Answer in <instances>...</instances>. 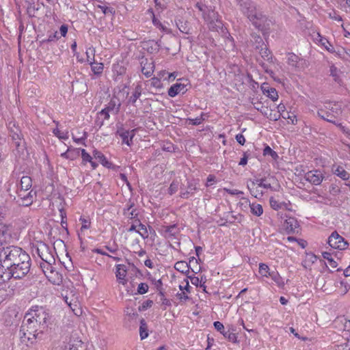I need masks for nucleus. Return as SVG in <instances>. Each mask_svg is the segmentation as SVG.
I'll use <instances>...</instances> for the list:
<instances>
[{
  "instance_id": "nucleus-36",
  "label": "nucleus",
  "mask_w": 350,
  "mask_h": 350,
  "mask_svg": "<svg viewBox=\"0 0 350 350\" xmlns=\"http://www.w3.org/2000/svg\"><path fill=\"white\" fill-rule=\"evenodd\" d=\"M90 64L94 75H100L102 74L104 69V65L103 63H98L94 61L90 62Z\"/></svg>"
},
{
  "instance_id": "nucleus-53",
  "label": "nucleus",
  "mask_w": 350,
  "mask_h": 350,
  "mask_svg": "<svg viewBox=\"0 0 350 350\" xmlns=\"http://www.w3.org/2000/svg\"><path fill=\"white\" fill-rule=\"evenodd\" d=\"M153 305V301L150 299H148L145 301H144L141 306H139L138 310L139 311H144L149 308H151Z\"/></svg>"
},
{
  "instance_id": "nucleus-29",
  "label": "nucleus",
  "mask_w": 350,
  "mask_h": 350,
  "mask_svg": "<svg viewBox=\"0 0 350 350\" xmlns=\"http://www.w3.org/2000/svg\"><path fill=\"white\" fill-rule=\"evenodd\" d=\"M197 190L196 185L193 182H189L187 191H181L180 197L184 199H188L190 196H193Z\"/></svg>"
},
{
  "instance_id": "nucleus-25",
  "label": "nucleus",
  "mask_w": 350,
  "mask_h": 350,
  "mask_svg": "<svg viewBox=\"0 0 350 350\" xmlns=\"http://www.w3.org/2000/svg\"><path fill=\"white\" fill-rule=\"evenodd\" d=\"M94 157L97 159L104 167L107 168H111L113 164L109 162L105 156L100 151L94 150L93 151Z\"/></svg>"
},
{
  "instance_id": "nucleus-19",
  "label": "nucleus",
  "mask_w": 350,
  "mask_h": 350,
  "mask_svg": "<svg viewBox=\"0 0 350 350\" xmlns=\"http://www.w3.org/2000/svg\"><path fill=\"white\" fill-rule=\"evenodd\" d=\"M260 89L263 94L271 98L273 101H276L278 99V92L274 88H271L267 83H263Z\"/></svg>"
},
{
  "instance_id": "nucleus-37",
  "label": "nucleus",
  "mask_w": 350,
  "mask_h": 350,
  "mask_svg": "<svg viewBox=\"0 0 350 350\" xmlns=\"http://www.w3.org/2000/svg\"><path fill=\"white\" fill-rule=\"evenodd\" d=\"M126 319L128 321L135 320L138 317L137 312L133 308L127 307L125 310Z\"/></svg>"
},
{
  "instance_id": "nucleus-48",
  "label": "nucleus",
  "mask_w": 350,
  "mask_h": 350,
  "mask_svg": "<svg viewBox=\"0 0 350 350\" xmlns=\"http://www.w3.org/2000/svg\"><path fill=\"white\" fill-rule=\"evenodd\" d=\"M61 36H60L59 33H58V31H55V32L51 33L49 35L48 38L46 40H43V42H55V41L57 40Z\"/></svg>"
},
{
  "instance_id": "nucleus-7",
  "label": "nucleus",
  "mask_w": 350,
  "mask_h": 350,
  "mask_svg": "<svg viewBox=\"0 0 350 350\" xmlns=\"http://www.w3.org/2000/svg\"><path fill=\"white\" fill-rule=\"evenodd\" d=\"M242 11L245 15L247 16V18L252 21H265L266 17L262 13L257 10L255 4L250 0H246L240 3Z\"/></svg>"
},
{
  "instance_id": "nucleus-52",
  "label": "nucleus",
  "mask_w": 350,
  "mask_h": 350,
  "mask_svg": "<svg viewBox=\"0 0 350 350\" xmlns=\"http://www.w3.org/2000/svg\"><path fill=\"white\" fill-rule=\"evenodd\" d=\"M158 295L160 296V301L161 302L162 305H165L166 306H171V301L165 298L164 292L163 291L160 290V292H159Z\"/></svg>"
},
{
  "instance_id": "nucleus-40",
  "label": "nucleus",
  "mask_w": 350,
  "mask_h": 350,
  "mask_svg": "<svg viewBox=\"0 0 350 350\" xmlns=\"http://www.w3.org/2000/svg\"><path fill=\"white\" fill-rule=\"evenodd\" d=\"M47 245L40 242L36 246H33L32 251L33 254H36L40 258L44 252H46Z\"/></svg>"
},
{
  "instance_id": "nucleus-61",
  "label": "nucleus",
  "mask_w": 350,
  "mask_h": 350,
  "mask_svg": "<svg viewBox=\"0 0 350 350\" xmlns=\"http://www.w3.org/2000/svg\"><path fill=\"white\" fill-rule=\"evenodd\" d=\"M148 44H150V47L148 49V51L150 53H154V51H157L159 50L158 45L156 42H151L148 43Z\"/></svg>"
},
{
  "instance_id": "nucleus-10",
  "label": "nucleus",
  "mask_w": 350,
  "mask_h": 350,
  "mask_svg": "<svg viewBox=\"0 0 350 350\" xmlns=\"http://www.w3.org/2000/svg\"><path fill=\"white\" fill-rule=\"evenodd\" d=\"M213 325L215 329L219 332L229 341L234 343L237 342V336L234 333V330L233 329L229 328L226 331L223 323L219 321H215Z\"/></svg>"
},
{
  "instance_id": "nucleus-4",
  "label": "nucleus",
  "mask_w": 350,
  "mask_h": 350,
  "mask_svg": "<svg viewBox=\"0 0 350 350\" xmlns=\"http://www.w3.org/2000/svg\"><path fill=\"white\" fill-rule=\"evenodd\" d=\"M24 252V250L16 245H8L0 248V267L8 269L12 261L15 262L14 260Z\"/></svg>"
},
{
  "instance_id": "nucleus-45",
  "label": "nucleus",
  "mask_w": 350,
  "mask_h": 350,
  "mask_svg": "<svg viewBox=\"0 0 350 350\" xmlns=\"http://www.w3.org/2000/svg\"><path fill=\"white\" fill-rule=\"evenodd\" d=\"M322 256L324 259H326L327 260L328 264L332 268H336L338 266L337 262L334 260V259L332 256V254L329 252H322Z\"/></svg>"
},
{
  "instance_id": "nucleus-22",
  "label": "nucleus",
  "mask_w": 350,
  "mask_h": 350,
  "mask_svg": "<svg viewBox=\"0 0 350 350\" xmlns=\"http://www.w3.org/2000/svg\"><path fill=\"white\" fill-rule=\"evenodd\" d=\"M141 65L142 72L143 75H144L146 77H151L154 70V62H149L147 59H146L145 60L142 61Z\"/></svg>"
},
{
  "instance_id": "nucleus-27",
  "label": "nucleus",
  "mask_w": 350,
  "mask_h": 350,
  "mask_svg": "<svg viewBox=\"0 0 350 350\" xmlns=\"http://www.w3.org/2000/svg\"><path fill=\"white\" fill-rule=\"evenodd\" d=\"M79 148H68V150L62 153L60 156L64 159H69V160H75L79 156Z\"/></svg>"
},
{
  "instance_id": "nucleus-26",
  "label": "nucleus",
  "mask_w": 350,
  "mask_h": 350,
  "mask_svg": "<svg viewBox=\"0 0 350 350\" xmlns=\"http://www.w3.org/2000/svg\"><path fill=\"white\" fill-rule=\"evenodd\" d=\"M332 171L335 175L344 180H347L350 178V174L340 165H333Z\"/></svg>"
},
{
  "instance_id": "nucleus-57",
  "label": "nucleus",
  "mask_w": 350,
  "mask_h": 350,
  "mask_svg": "<svg viewBox=\"0 0 350 350\" xmlns=\"http://www.w3.org/2000/svg\"><path fill=\"white\" fill-rule=\"evenodd\" d=\"M79 221L82 224L81 228V231L88 229L90 227V221L88 219L81 217Z\"/></svg>"
},
{
  "instance_id": "nucleus-51",
  "label": "nucleus",
  "mask_w": 350,
  "mask_h": 350,
  "mask_svg": "<svg viewBox=\"0 0 350 350\" xmlns=\"http://www.w3.org/2000/svg\"><path fill=\"white\" fill-rule=\"evenodd\" d=\"M148 288L149 286L146 283H140L137 287V293L139 295L145 294L148 292Z\"/></svg>"
},
{
  "instance_id": "nucleus-43",
  "label": "nucleus",
  "mask_w": 350,
  "mask_h": 350,
  "mask_svg": "<svg viewBox=\"0 0 350 350\" xmlns=\"http://www.w3.org/2000/svg\"><path fill=\"white\" fill-rule=\"evenodd\" d=\"M329 72L330 75L334 78V80L340 83L341 79L340 78V70L334 65H331L329 66Z\"/></svg>"
},
{
  "instance_id": "nucleus-9",
  "label": "nucleus",
  "mask_w": 350,
  "mask_h": 350,
  "mask_svg": "<svg viewBox=\"0 0 350 350\" xmlns=\"http://www.w3.org/2000/svg\"><path fill=\"white\" fill-rule=\"evenodd\" d=\"M329 245L337 250H345L348 246V243L336 231H334L328 238Z\"/></svg>"
},
{
  "instance_id": "nucleus-39",
  "label": "nucleus",
  "mask_w": 350,
  "mask_h": 350,
  "mask_svg": "<svg viewBox=\"0 0 350 350\" xmlns=\"http://www.w3.org/2000/svg\"><path fill=\"white\" fill-rule=\"evenodd\" d=\"M251 213L256 216H260L263 213L262 205L257 203H252L250 204Z\"/></svg>"
},
{
  "instance_id": "nucleus-5",
  "label": "nucleus",
  "mask_w": 350,
  "mask_h": 350,
  "mask_svg": "<svg viewBox=\"0 0 350 350\" xmlns=\"http://www.w3.org/2000/svg\"><path fill=\"white\" fill-rule=\"evenodd\" d=\"M9 136L11 137L15 150L18 153H23L26 149V143L23 138L21 129L14 121H10L8 124Z\"/></svg>"
},
{
  "instance_id": "nucleus-34",
  "label": "nucleus",
  "mask_w": 350,
  "mask_h": 350,
  "mask_svg": "<svg viewBox=\"0 0 350 350\" xmlns=\"http://www.w3.org/2000/svg\"><path fill=\"white\" fill-rule=\"evenodd\" d=\"M139 336L142 340H144L148 336V325L144 319H140Z\"/></svg>"
},
{
  "instance_id": "nucleus-11",
  "label": "nucleus",
  "mask_w": 350,
  "mask_h": 350,
  "mask_svg": "<svg viewBox=\"0 0 350 350\" xmlns=\"http://www.w3.org/2000/svg\"><path fill=\"white\" fill-rule=\"evenodd\" d=\"M287 63L297 70H301L305 68L306 61L293 53L287 54Z\"/></svg>"
},
{
  "instance_id": "nucleus-13",
  "label": "nucleus",
  "mask_w": 350,
  "mask_h": 350,
  "mask_svg": "<svg viewBox=\"0 0 350 350\" xmlns=\"http://www.w3.org/2000/svg\"><path fill=\"white\" fill-rule=\"evenodd\" d=\"M116 135H118L122 138V144L131 146L133 144V139L135 135V129L128 131L120 128L118 129Z\"/></svg>"
},
{
  "instance_id": "nucleus-31",
  "label": "nucleus",
  "mask_w": 350,
  "mask_h": 350,
  "mask_svg": "<svg viewBox=\"0 0 350 350\" xmlns=\"http://www.w3.org/2000/svg\"><path fill=\"white\" fill-rule=\"evenodd\" d=\"M269 204L271 207L274 210H279V209H289L288 206V204L284 202H279L275 198L271 197L269 199Z\"/></svg>"
},
{
  "instance_id": "nucleus-38",
  "label": "nucleus",
  "mask_w": 350,
  "mask_h": 350,
  "mask_svg": "<svg viewBox=\"0 0 350 350\" xmlns=\"http://www.w3.org/2000/svg\"><path fill=\"white\" fill-rule=\"evenodd\" d=\"M269 277L279 287H283L284 286V282L278 271H272Z\"/></svg>"
},
{
  "instance_id": "nucleus-41",
  "label": "nucleus",
  "mask_w": 350,
  "mask_h": 350,
  "mask_svg": "<svg viewBox=\"0 0 350 350\" xmlns=\"http://www.w3.org/2000/svg\"><path fill=\"white\" fill-rule=\"evenodd\" d=\"M269 266L265 263L259 264V273L262 277L269 278L271 273Z\"/></svg>"
},
{
  "instance_id": "nucleus-17",
  "label": "nucleus",
  "mask_w": 350,
  "mask_h": 350,
  "mask_svg": "<svg viewBox=\"0 0 350 350\" xmlns=\"http://www.w3.org/2000/svg\"><path fill=\"white\" fill-rule=\"evenodd\" d=\"M196 8L202 12L203 18L206 22H214L215 13L213 10H208L206 5L200 3H196Z\"/></svg>"
},
{
  "instance_id": "nucleus-15",
  "label": "nucleus",
  "mask_w": 350,
  "mask_h": 350,
  "mask_svg": "<svg viewBox=\"0 0 350 350\" xmlns=\"http://www.w3.org/2000/svg\"><path fill=\"white\" fill-rule=\"evenodd\" d=\"M312 36L314 41L319 42L327 51L332 53H335L334 46L325 38L323 37L319 31H313Z\"/></svg>"
},
{
  "instance_id": "nucleus-1",
  "label": "nucleus",
  "mask_w": 350,
  "mask_h": 350,
  "mask_svg": "<svg viewBox=\"0 0 350 350\" xmlns=\"http://www.w3.org/2000/svg\"><path fill=\"white\" fill-rule=\"evenodd\" d=\"M14 260L15 262L12 261L11 265H9L8 269L0 267V284L9 281L12 278L22 279L29 272L31 258L25 251Z\"/></svg>"
},
{
  "instance_id": "nucleus-18",
  "label": "nucleus",
  "mask_w": 350,
  "mask_h": 350,
  "mask_svg": "<svg viewBox=\"0 0 350 350\" xmlns=\"http://www.w3.org/2000/svg\"><path fill=\"white\" fill-rule=\"evenodd\" d=\"M134 202L129 201L123 208V215L130 219H138L139 212L137 208H134Z\"/></svg>"
},
{
  "instance_id": "nucleus-59",
  "label": "nucleus",
  "mask_w": 350,
  "mask_h": 350,
  "mask_svg": "<svg viewBox=\"0 0 350 350\" xmlns=\"http://www.w3.org/2000/svg\"><path fill=\"white\" fill-rule=\"evenodd\" d=\"M146 15L148 16V19H152V22H159V21L156 18L152 9H149L147 10Z\"/></svg>"
},
{
  "instance_id": "nucleus-24",
  "label": "nucleus",
  "mask_w": 350,
  "mask_h": 350,
  "mask_svg": "<svg viewBox=\"0 0 350 350\" xmlns=\"http://www.w3.org/2000/svg\"><path fill=\"white\" fill-rule=\"evenodd\" d=\"M126 269L124 265H117L116 266V276L119 283L124 285L127 280H126Z\"/></svg>"
},
{
  "instance_id": "nucleus-64",
  "label": "nucleus",
  "mask_w": 350,
  "mask_h": 350,
  "mask_svg": "<svg viewBox=\"0 0 350 350\" xmlns=\"http://www.w3.org/2000/svg\"><path fill=\"white\" fill-rule=\"evenodd\" d=\"M235 138H236L237 142L239 144H241V145H244V144L245 143V137H244L242 134H241V133L237 134V135H236V137H235Z\"/></svg>"
},
{
  "instance_id": "nucleus-12",
  "label": "nucleus",
  "mask_w": 350,
  "mask_h": 350,
  "mask_svg": "<svg viewBox=\"0 0 350 350\" xmlns=\"http://www.w3.org/2000/svg\"><path fill=\"white\" fill-rule=\"evenodd\" d=\"M256 42H258V45L256 46V49L259 50L261 57L265 61L273 63V55L269 49L265 45L262 39L260 37H258Z\"/></svg>"
},
{
  "instance_id": "nucleus-21",
  "label": "nucleus",
  "mask_w": 350,
  "mask_h": 350,
  "mask_svg": "<svg viewBox=\"0 0 350 350\" xmlns=\"http://www.w3.org/2000/svg\"><path fill=\"white\" fill-rule=\"evenodd\" d=\"M297 219L293 217H286L283 226L288 234L293 233L298 227Z\"/></svg>"
},
{
  "instance_id": "nucleus-3",
  "label": "nucleus",
  "mask_w": 350,
  "mask_h": 350,
  "mask_svg": "<svg viewBox=\"0 0 350 350\" xmlns=\"http://www.w3.org/2000/svg\"><path fill=\"white\" fill-rule=\"evenodd\" d=\"M340 105L336 103H328L325 105V109H319L317 115L323 120L331 122L340 129H343L341 123L338 122L336 119L341 113Z\"/></svg>"
},
{
  "instance_id": "nucleus-32",
  "label": "nucleus",
  "mask_w": 350,
  "mask_h": 350,
  "mask_svg": "<svg viewBox=\"0 0 350 350\" xmlns=\"http://www.w3.org/2000/svg\"><path fill=\"white\" fill-rule=\"evenodd\" d=\"M40 258L44 261L43 263H48L49 265H53L55 262V259L53 255L49 251V247L47 245L46 252H44L40 256Z\"/></svg>"
},
{
  "instance_id": "nucleus-55",
  "label": "nucleus",
  "mask_w": 350,
  "mask_h": 350,
  "mask_svg": "<svg viewBox=\"0 0 350 350\" xmlns=\"http://www.w3.org/2000/svg\"><path fill=\"white\" fill-rule=\"evenodd\" d=\"M81 152V158L83 162H92V157L85 149H80Z\"/></svg>"
},
{
  "instance_id": "nucleus-54",
  "label": "nucleus",
  "mask_w": 350,
  "mask_h": 350,
  "mask_svg": "<svg viewBox=\"0 0 350 350\" xmlns=\"http://www.w3.org/2000/svg\"><path fill=\"white\" fill-rule=\"evenodd\" d=\"M40 267L42 269L43 272L46 276H48L46 275L48 271H49L51 273H53V267H52V265H49L48 263H41Z\"/></svg>"
},
{
  "instance_id": "nucleus-63",
  "label": "nucleus",
  "mask_w": 350,
  "mask_h": 350,
  "mask_svg": "<svg viewBox=\"0 0 350 350\" xmlns=\"http://www.w3.org/2000/svg\"><path fill=\"white\" fill-rule=\"evenodd\" d=\"M175 24L181 32L185 33H189V31L186 27V23H175Z\"/></svg>"
},
{
  "instance_id": "nucleus-8",
  "label": "nucleus",
  "mask_w": 350,
  "mask_h": 350,
  "mask_svg": "<svg viewBox=\"0 0 350 350\" xmlns=\"http://www.w3.org/2000/svg\"><path fill=\"white\" fill-rule=\"evenodd\" d=\"M16 193L17 198H15L14 199L20 205L24 206L31 205L36 197V192H33V190H30L29 191L23 190V191H22V189L17 188Z\"/></svg>"
},
{
  "instance_id": "nucleus-47",
  "label": "nucleus",
  "mask_w": 350,
  "mask_h": 350,
  "mask_svg": "<svg viewBox=\"0 0 350 350\" xmlns=\"http://www.w3.org/2000/svg\"><path fill=\"white\" fill-rule=\"evenodd\" d=\"M179 187V182L177 180H174L172 183L170 185V187L168 188V193L172 196L174 193H175Z\"/></svg>"
},
{
  "instance_id": "nucleus-30",
  "label": "nucleus",
  "mask_w": 350,
  "mask_h": 350,
  "mask_svg": "<svg viewBox=\"0 0 350 350\" xmlns=\"http://www.w3.org/2000/svg\"><path fill=\"white\" fill-rule=\"evenodd\" d=\"M10 237V231L8 226L0 224V245H3Z\"/></svg>"
},
{
  "instance_id": "nucleus-16",
  "label": "nucleus",
  "mask_w": 350,
  "mask_h": 350,
  "mask_svg": "<svg viewBox=\"0 0 350 350\" xmlns=\"http://www.w3.org/2000/svg\"><path fill=\"white\" fill-rule=\"evenodd\" d=\"M163 236L166 239H172L179 234L180 230L176 224L163 226L161 229Z\"/></svg>"
},
{
  "instance_id": "nucleus-44",
  "label": "nucleus",
  "mask_w": 350,
  "mask_h": 350,
  "mask_svg": "<svg viewBox=\"0 0 350 350\" xmlns=\"http://www.w3.org/2000/svg\"><path fill=\"white\" fill-rule=\"evenodd\" d=\"M141 94H142L141 87H139V86L136 87L134 92L129 98V103H130L133 105H135L137 100L140 97Z\"/></svg>"
},
{
  "instance_id": "nucleus-6",
  "label": "nucleus",
  "mask_w": 350,
  "mask_h": 350,
  "mask_svg": "<svg viewBox=\"0 0 350 350\" xmlns=\"http://www.w3.org/2000/svg\"><path fill=\"white\" fill-rule=\"evenodd\" d=\"M28 317L34 320L42 330H45L51 321V317L49 312L42 307L33 306L27 312Z\"/></svg>"
},
{
  "instance_id": "nucleus-42",
  "label": "nucleus",
  "mask_w": 350,
  "mask_h": 350,
  "mask_svg": "<svg viewBox=\"0 0 350 350\" xmlns=\"http://www.w3.org/2000/svg\"><path fill=\"white\" fill-rule=\"evenodd\" d=\"M247 188L252 196L256 198H260L263 196V191L259 189V187L250 186L247 185Z\"/></svg>"
},
{
  "instance_id": "nucleus-33",
  "label": "nucleus",
  "mask_w": 350,
  "mask_h": 350,
  "mask_svg": "<svg viewBox=\"0 0 350 350\" xmlns=\"http://www.w3.org/2000/svg\"><path fill=\"white\" fill-rule=\"evenodd\" d=\"M190 265L185 261H178L175 263L174 269L183 273L188 274L189 272Z\"/></svg>"
},
{
  "instance_id": "nucleus-35",
  "label": "nucleus",
  "mask_w": 350,
  "mask_h": 350,
  "mask_svg": "<svg viewBox=\"0 0 350 350\" xmlns=\"http://www.w3.org/2000/svg\"><path fill=\"white\" fill-rule=\"evenodd\" d=\"M135 223L137 224V226L140 230L137 231V233L144 239H146L148 237V230L144 224H143L139 219L135 220Z\"/></svg>"
},
{
  "instance_id": "nucleus-62",
  "label": "nucleus",
  "mask_w": 350,
  "mask_h": 350,
  "mask_svg": "<svg viewBox=\"0 0 350 350\" xmlns=\"http://www.w3.org/2000/svg\"><path fill=\"white\" fill-rule=\"evenodd\" d=\"M176 297L180 300V301H187L189 299L188 295L186 294L185 292L182 291L180 293H178L176 294Z\"/></svg>"
},
{
  "instance_id": "nucleus-60",
  "label": "nucleus",
  "mask_w": 350,
  "mask_h": 350,
  "mask_svg": "<svg viewBox=\"0 0 350 350\" xmlns=\"http://www.w3.org/2000/svg\"><path fill=\"white\" fill-rule=\"evenodd\" d=\"M338 350H350V341L347 340L338 345Z\"/></svg>"
},
{
  "instance_id": "nucleus-50",
  "label": "nucleus",
  "mask_w": 350,
  "mask_h": 350,
  "mask_svg": "<svg viewBox=\"0 0 350 350\" xmlns=\"http://www.w3.org/2000/svg\"><path fill=\"white\" fill-rule=\"evenodd\" d=\"M86 56H87V60L90 63L92 60L94 59V55H95V49L92 46L89 47L86 52Z\"/></svg>"
},
{
  "instance_id": "nucleus-56",
  "label": "nucleus",
  "mask_w": 350,
  "mask_h": 350,
  "mask_svg": "<svg viewBox=\"0 0 350 350\" xmlns=\"http://www.w3.org/2000/svg\"><path fill=\"white\" fill-rule=\"evenodd\" d=\"M204 116V113H202L201 114V117L200 118H194V119H191V118H189L188 119V121L189 122L190 124H191L192 125H195V126H197V125H199L200 124L202 121L204 120V118H202V116Z\"/></svg>"
},
{
  "instance_id": "nucleus-49",
  "label": "nucleus",
  "mask_w": 350,
  "mask_h": 350,
  "mask_svg": "<svg viewBox=\"0 0 350 350\" xmlns=\"http://www.w3.org/2000/svg\"><path fill=\"white\" fill-rule=\"evenodd\" d=\"M190 280L192 284L198 286L200 285V287H203L204 289H205L206 286L204 285V282L203 284H201L202 280H200L199 278L196 276H187Z\"/></svg>"
},
{
  "instance_id": "nucleus-2",
  "label": "nucleus",
  "mask_w": 350,
  "mask_h": 350,
  "mask_svg": "<svg viewBox=\"0 0 350 350\" xmlns=\"http://www.w3.org/2000/svg\"><path fill=\"white\" fill-rule=\"evenodd\" d=\"M44 332L40 325L26 313L19 332L21 340L24 342H30L32 344L34 340L42 338Z\"/></svg>"
},
{
  "instance_id": "nucleus-23",
  "label": "nucleus",
  "mask_w": 350,
  "mask_h": 350,
  "mask_svg": "<svg viewBox=\"0 0 350 350\" xmlns=\"http://www.w3.org/2000/svg\"><path fill=\"white\" fill-rule=\"evenodd\" d=\"M187 92L186 85L180 83H176L174 85H172L168 90V95L170 97H174L179 93L184 94Z\"/></svg>"
},
{
  "instance_id": "nucleus-20",
  "label": "nucleus",
  "mask_w": 350,
  "mask_h": 350,
  "mask_svg": "<svg viewBox=\"0 0 350 350\" xmlns=\"http://www.w3.org/2000/svg\"><path fill=\"white\" fill-rule=\"evenodd\" d=\"M120 107L121 103L120 99L117 96H113L107 105H106L105 108L110 112L117 115L120 111Z\"/></svg>"
},
{
  "instance_id": "nucleus-28",
  "label": "nucleus",
  "mask_w": 350,
  "mask_h": 350,
  "mask_svg": "<svg viewBox=\"0 0 350 350\" xmlns=\"http://www.w3.org/2000/svg\"><path fill=\"white\" fill-rule=\"evenodd\" d=\"M32 186V180L31 177L28 176H23L21 178L20 183L17 185V188L23 190L29 191Z\"/></svg>"
},
{
  "instance_id": "nucleus-46",
  "label": "nucleus",
  "mask_w": 350,
  "mask_h": 350,
  "mask_svg": "<svg viewBox=\"0 0 350 350\" xmlns=\"http://www.w3.org/2000/svg\"><path fill=\"white\" fill-rule=\"evenodd\" d=\"M263 154L270 155L273 159L276 160L278 158V154L276 152L273 150L269 146H266L263 150Z\"/></svg>"
},
{
  "instance_id": "nucleus-14",
  "label": "nucleus",
  "mask_w": 350,
  "mask_h": 350,
  "mask_svg": "<svg viewBox=\"0 0 350 350\" xmlns=\"http://www.w3.org/2000/svg\"><path fill=\"white\" fill-rule=\"evenodd\" d=\"M323 178V174L320 170H311L305 174V179L315 185H320Z\"/></svg>"
},
{
  "instance_id": "nucleus-58",
  "label": "nucleus",
  "mask_w": 350,
  "mask_h": 350,
  "mask_svg": "<svg viewBox=\"0 0 350 350\" xmlns=\"http://www.w3.org/2000/svg\"><path fill=\"white\" fill-rule=\"evenodd\" d=\"M151 85L156 88H161L162 87L161 80L157 77L151 79Z\"/></svg>"
}]
</instances>
